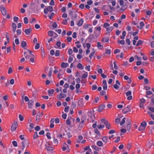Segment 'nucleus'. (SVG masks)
<instances>
[{
  "instance_id": "obj_1",
  "label": "nucleus",
  "mask_w": 154,
  "mask_h": 154,
  "mask_svg": "<svg viewBox=\"0 0 154 154\" xmlns=\"http://www.w3.org/2000/svg\"><path fill=\"white\" fill-rule=\"evenodd\" d=\"M127 128L128 131L129 132L131 130V120L129 119H128L126 120Z\"/></svg>"
},
{
  "instance_id": "obj_2",
  "label": "nucleus",
  "mask_w": 154,
  "mask_h": 154,
  "mask_svg": "<svg viewBox=\"0 0 154 154\" xmlns=\"http://www.w3.org/2000/svg\"><path fill=\"white\" fill-rule=\"evenodd\" d=\"M131 105H128L126 107L123 109L122 111L123 112V113L125 114L128 112L131 111Z\"/></svg>"
},
{
  "instance_id": "obj_3",
  "label": "nucleus",
  "mask_w": 154,
  "mask_h": 154,
  "mask_svg": "<svg viewBox=\"0 0 154 154\" xmlns=\"http://www.w3.org/2000/svg\"><path fill=\"white\" fill-rule=\"evenodd\" d=\"M0 9L3 15L5 16L7 14L6 10L3 5H1L0 7Z\"/></svg>"
},
{
  "instance_id": "obj_4",
  "label": "nucleus",
  "mask_w": 154,
  "mask_h": 154,
  "mask_svg": "<svg viewBox=\"0 0 154 154\" xmlns=\"http://www.w3.org/2000/svg\"><path fill=\"white\" fill-rule=\"evenodd\" d=\"M132 93L131 91H128L126 93V95L127 97V99L128 100H131L132 99V96H131Z\"/></svg>"
},
{
  "instance_id": "obj_5",
  "label": "nucleus",
  "mask_w": 154,
  "mask_h": 154,
  "mask_svg": "<svg viewBox=\"0 0 154 154\" xmlns=\"http://www.w3.org/2000/svg\"><path fill=\"white\" fill-rule=\"evenodd\" d=\"M94 112H92L91 110H89L88 113V116L91 119H92L94 117Z\"/></svg>"
},
{
  "instance_id": "obj_6",
  "label": "nucleus",
  "mask_w": 154,
  "mask_h": 154,
  "mask_svg": "<svg viewBox=\"0 0 154 154\" xmlns=\"http://www.w3.org/2000/svg\"><path fill=\"white\" fill-rule=\"evenodd\" d=\"M17 125L18 124L17 122H14L11 127V129L12 132L16 130Z\"/></svg>"
},
{
  "instance_id": "obj_7",
  "label": "nucleus",
  "mask_w": 154,
  "mask_h": 154,
  "mask_svg": "<svg viewBox=\"0 0 154 154\" xmlns=\"http://www.w3.org/2000/svg\"><path fill=\"white\" fill-rule=\"evenodd\" d=\"M48 34L49 36L51 37L52 36L54 35H55V36H54V38H55L58 36L57 34L56 33L52 31H49L48 32Z\"/></svg>"
},
{
  "instance_id": "obj_8",
  "label": "nucleus",
  "mask_w": 154,
  "mask_h": 154,
  "mask_svg": "<svg viewBox=\"0 0 154 154\" xmlns=\"http://www.w3.org/2000/svg\"><path fill=\"white\" fill-rule=\"evenodd\" d=\"M42 115L43 114L42 113H41L40 112L38 113L36 118V122H38L40 121Z\"/></svg>"
},
{
  "instance_id": "obj_9",
  "label": "nucleus",
  "mask_w": 154,
  "mask_h": 154,
  "mask_svg": "<svg viewBox=\"0 0 154 154\" xmlns=\"http://www.w3.org/2000/svg\"><path fill=\"white\" fill-rule=\"evenodd\" d=\"M121 85L120 83L118 80H116V84L113 85L114 88L116 89H118L119 88V86Z\"/></svg>"
},
{
  "instance_id": "obj_10",
  "label": "nucleus",
  "mask_w": 154,
  "mask_h": 154,
  "mask_svg": "<svg viewBox=\"0 0 154 154\" xmlns=\"http://www.w3.org/2000/svg\"><path fill=\"white\" fill-rule=\"evenodd\" d=\"M34 104V101L33 100H30L28 103V106L29 108H31Z\"/></svg>"
},
{
  "instance_id": "obj_11",
  "label": "nucleus",
  "mask_w": 154,
  "mask_h": 154,
  "mask_svg": "<svg viewBox=\"0 0 154 154\" xmlns=\"http://www.w3.org/2000/svg\"><path fill=\"white\" fill-rule=\"evenodd\" d=\"M66 96V94L61 93L59 95L57 96V97L58 100H60L62 98L65 97Z\"/></svg>"
},
{
  "instance_id": "obj_12",
  "label": "nucleus",
  "mask_w": 154,
  "mask_h": 154,
  "mask_svg": "<svg viewBox=\"0 0 154 154\" xmlns=\"http://www.w3.org/2000/svg\"><path fill=\"white\" fill-rule=\"evenodd\" d=\"M105 106L104 104H102L99 106L98 109H97V111L99 112H101L104 109Z\"/></svg>"
},
{
  "instance_id": "obj_13",
  "label": "nucleus",
  "mask_w": 154,
  "mask_h": 154,
  "mask_svg": "<svg viewBox=\"0 0 154 154\" xmlns=\"http://www.w3.org/2000/svg\"><path fill=\"white\" fill-rule=\"evenodd\" d=\"M54 118H51L50 121V127L51 128H53L54 127Z\"/></svg>"
},
{
  "instance_id": "obj_14",
  "label": "nucleus",
  "mask_w": 154,
  "mask_h": 154,
  "mask_svg": "<svg viewBox=\"0 0 154 154\" xmlns=\"http://www.w3.org/2000/svg\"><path fill=\"white\" fill-rule=\"evenodd\" d=\"M109 38L108 37H105L103 38L101 40V41L103 43L109 42Z\"/></svg>"
},
{
  "instance_id": "obj_15",
  "label": "nucleus",
  "mask_w": 154,
  "mask_h": 154,
  "mask_svg": "<svg viewBox=\"0 0 154 154\" xmlns=\"http://www.w3.org/2000/svg\"><path fill=\"white\" fill-rule=\"evenodd\" d=\"M83 23V20L82 18L80 19L77 23V25L79 26H82Z\"/></svg>"
},
{
  "instance_id": "obj_16",
  "label": "nucleus",
  "mask_w": 154,
  "mask_h": 154,
  "mask_svg": "<svg viewBox=\"0 0 154 154\" xmlns=\"http://www.w3.org/2000/svg\"><path fill=\"white\" fill-rule=\"evenodd\" d=\"M63 74V72L62 71V70L61 69H60L59 70V72H58V75H57V78L58 79H60L62 78L61 77V76Z\"/></svg>"
},
{
  "instance_id": "obj_17",
  "label": "nucleus",
  "mask_w": 154,
  "mask_h": 154,
  "mask_svg": "<svg viewBox=\"0 0 154 154\" xmlns=\"http://www.w3.org/2000/svg\"><path fill=\"white\" fill-rule=\"evenodd\" d=\"M45 149L48 151H51L53 150L54 148L53 147L48 146L45 145Z\"/></svg>"
},
{
  "instance_id": "obj_18",
  "label": "nucleus",
  "mask_w": 154,
  "mask_h": 154,
  "mask_svg": "<svg viewBox=\"0 0 154 154\" xmlns=\"http://www.w3.org/2000/svg\"><path fill=\"white\" fill-rule=\"evenodd\" d=\"M31 31V28H29L26 29L25 30L24 32L26 35H29L30 34Z\"/></svg>"
},
{
  "instance_id": "obj_19",
  "label": "nucleus",
  "mask_w": 154,
  "mask_h": 154,
  "mask_svg": "<svg viewBox=\"0 0 154 154\" xmlns=\"http://www.w3.org/2000/svg\"><path fill=\"white\" fill-rule=\"evenodd\" d=\"M54 90L53 89H50L48 90V92L49 96H51V95L54 93Z\"/></svg>"
},
{
  "instance_id": "obj_20",
  "label": "nucleus",
  "mask_w": 154,
  "mask_h": 154,
  "mask_svg": "<svg viewBox=\"0 0 154 154\" xmlns=\"http://www.w3.org/2000/svg\"><path fill=\"white\" fill-rule=\"evenodd\" d=\"M65 145L63 146L62 147V150L63 151H65L69 148V146L66 143H65Z\"/></svg>"
},
{
  "instance_id": "obj_21",
  "label": "nucleus",
  "mask_w": 154,
  "mask_h": 154,
  "mask_svg": "<svg viewBox=\"0 0 154 154\" xmlns=\"http://www.w3.org/2000/svg\"><path fill=\"white\" fill-rule=\"evenodd\" d=\"M84 125V121L82 120L79 124V127L81 128L83 127Z\"/></svg>"
},
{
  "instance_id": "obj_22",
  "label": "nucleus",
  "mask_w": 154,
  "mask_h": 154,
  "mask_svg": "<svg viewBox=\"0 0 154 154\" xmlns=\"http://www.w3.org/2000/svg\"><path fill=\"white\" fill-rule=\"evenodd\" d=\"M68 66V64L67 63L62 62L61 65V67L64 68H66Z\"/></svg>"
},
{
  "instance_id": "obj_23",
  "label": "nucleus",
  "mask_w": 154,
  "mask_h": 154,
  "mask_svg": "<svg viewBox=\"0 0 154 154\" xmlns=\"http://www.w3.org/2000/svg\"><path fill=\"white\" fill-rule=\"evenodd\" d=\"M97 47L99 49H101L103 48V45L101 44V43L100 42H97Z\"/></svg>"
},
{
  "instance_id": "obj_24",
  "label": "nucleus",
  "mask_w": 154,
  "mask_h": 154,
  "mask_svg": "<svg viewBox=\"0 0 154 154\" xmlns=\"http://www.w3.org/2000/svg\"><path fill=\"white\" fill-rule=\"evenodd\" d=\"M83 99L81 98L78 101V104L79 105L82 106L83 105Z\"/></svg>"
},
{
  "instance_id": "obj_25",
  "label": "nucleus",
  "mask_w": 154,
  "mask_h": 154,
  "mask_svg": "<svg viewBox=\"0 0 154 154\" xmlns=\"http://www.w3.org/2000/svg\"><path fill=\"white\" fill-rule=\"evenodd\" d=\"M126 32L125 31H124L122 32V36H120V37L121 39H124L125 38V37L126 35Z\"/></svg>"
},
{
  "instance_id": "obj_26",
  "label": "nucleus",
  "mask_w": 154,
  "mask_h": 154,
  "mask_svg": "<svg viewBox=\"0 0 154 154\" xmlns=\"http://www.w3.org/2000/svg\"><path fill=\"white\" fill-rule=\"evenodd\" d=\"M77 67L80 69L82 70L84 69V66L81 63H79L77 65Z\"/></svg>"
},
{
  "instance_id": "obj_27",
  "label": "nucleus",
  "mask_w": 154,
  "mask_h": 154,
  "mask_svg": "<svg viewBox=\"0 0 154 154\" xmlns=\"http://www.w3.org/2000/svg\"><path fill=\"white\" fill-rule=\"evenodd\" d=\"M102 140L105 143H107L108 141L107 137H103L102 138Z\"/></svg>"
},
{
  "instance_id": "obj_28",
  "label": "nucleus",
  "mask_w": 154,
  "mask_h": 154,
  "mask_svg": "<svg viewBox=\"0 0 154 154\" xmlns=\"http://www.w3.org/2000/svg\"><path fill=\"white\" fill-rule=\"evenodd\" d=\"M100 32H98L96 30H95L94 31V33L95 34V36L97 38L99 36Z\"/></svg>"
},
{
  "instance_id": "obj_29",
  "label": "nucleus",
  "mask_w": 154,
  "mask_h": 154,
  "mask_svg": "<svg viewBox=\"0 0 154 154\" xmlns=\"http://www.w3.org/2000/svg\"><path fill=\"white\" fill-rule=\"evenodd\" d=\"M24 56L26 59H29L30 57V55H28L26 52H24Z\"/></svg>"
},
{
  "instance_id": "obj_30",
  "label": "nucleus",
  "mask_w": 154,
  "mask_h": 154,
  "mask_svg": "<svg viewBox=\"0 0 154 154\" xmlns=\"http://www.w3.org/2000/svg\"><path fill=\"white\" fill-rule=\"evenodd\" d=\"M21 44L22 47L24 48L26 46V43L25 41H23L21 42Z\"/></svg>"
},
{
  "instance_id": "obj_31",
  "label": "nucleus",
  "mask_w": 154,
  "mask_h": 154,
  "mask_svg": "<svg viewBox=\"0 0 154 154\" xmlns=\"http://www.w3.org/2000/svg\"><path fill=\"white\" fill-rule=\"evenodd\" d=\"M53 143L54 144L57 145L58 143V141L57 139L55 137H53Z\"/></svg>"
},
{
  "instance_id": "obj_32",
  "label": "nucleus",
  "mask_w": 154,
  "mask_h": 154,
  "mask_svg": "<svg viewBox=\"0 0 154 154\" xmlns=\"http://www.w3.org/2000/svg\"><path fill=\"white\" fill-rule=\"evenodd\" d=\"M146 125H147L146 122L144 121L141 123L140 126L145 128L146 127Z\"/></svg>"
},
{
  "instance_id": "obj_33",
  "label": "nucleus",
  "mask_w": 154,
  "mask_h": 154,
  "mask_svg": "<svg viewBox=\"0 0 154 154\" xmlns=\"http://www.w3.org/2000/svg\"><path fill=\"white\" fill-rule=\"evenodd\" d=\"M118 44H120L122 45H124L125 43V41L123 39H122L121 40H118Z\"/></svg>"
},
{
  "instance_id": "obj_34",
  "label": "nucleus",
  "mask_w": 154,
  "mask_h": 154,
  "mask_svg": "<svg viewBox=\"0 0 154 154\" xmlns=\"http://www.w3.org/2000/svg\"><path fill=\"white\" fill-rule=\"evenodd\" d=\"M143 41H142L140 40H139L138 41L137 44H136V45L137 46L143 44Z\"/></svg>"
},
{
  "instance_id": "obj_35",
  "label": "nucleus",
  "mask_w": 154,
  "mask_h": 154,
  "mask_svg": "<svg viewBox=\"0 0 154 154\" xmlns=\"http://www.w3.org/2000/svg\"><path fill=\"white\" fill-rule=\"evenodd\" d=\"M50 70L49 72L48 76L49 77H51L52 75V68H51L50 69Z\"/></svg>"
},
{
  "instance_id": "obj_36",
  "label": "nucleus",
  "mask_w": 154,
  "mask_h": 154,
  "mask_svg": "<svg viewBox=\"0 0 154 154\" xmlns=\"http://www.w3.org/2000/svg\"><path fill=\"white\" fill-rule=\"evenodd\" d=\"M97 145L99 146H103V143L102 141L99 140L97 141Z\"/></svg>"
},
{
  "instance_id": "obj_37",
  "label": "nucleus",
  "mask_w": 154,
  "mask_h": 154,
  "mask_svg": "<svg viewBox=\"0 0 154 154\" xmlns=\"http://www.w3.org/2000/svg\"><path fill=\"white\" fill-rule=\"evenodd\" d=\"M126 119V118H124L122 120V121L120 122V125L121 126L125 122V121Z\"/></svg>"
},
{
  "instance_id": "obj_38",
  "label": "nucleus",
  "mask_w": 154,
  "mask_h": 154,
  "mask_svg": "<svg viewBox=\"0 0 154 154\" xmlns=\"http://www.w3.org/2000/svg\"><path fill=\"white\" fill-rule=\"evenodd\" d=\"M85 72V73L83 74L82 76V78L83 79L87 78L88 76V72Z\"/></svg>"
},
{
  "instance_id": "obj_39",
  "label": "nucleus",
  "mask_w": 154,
  "mask_h": 154,
  "mask_svg": "<svg viewBox=\"0 0 154 154\" xmlns=\"http://www.w3.org/2000/svg\"><path fill=\"white\" fill-rule=\"evenodd\" d=\"M47 9L49 11L51 12L53 11V7L51 6H48L47 7Z\"/></svg>"
},
{
  "instance_id": "obj_40",
  "label": "nucleus",
  "mask_w": 154,
  "mask_h": 154,
  "mask_svg": "<svg viewBox=\"0 0 154 154\" xmlns=\"http://www.w3.org/2000/svg\"><path fill=\"white\" fill-rule=\"evenodd\" d=\"M105 125H106V127L108 129H110L111 128V125L108 122L106 123V124H105Z\"/></svg>"
},
{
  "instance_id": "obj_41",
  "label": "nucleus",
  "mask_w": 154,
  "mask_h": 154,
  "mask_svg": "<svg viewBox=\"0 0 154 154\" xmlns=\"http://www.w3.org/2000/svg\"><path fill=\"white\" fill-rule=\"evenodd\" d=\"M73 57L71 56H69V57L68 62L69 63H71L72 62V61H73Z\"/></svg>"
},
{
  "instance_id": "obj_42",
  "label": "nucleus",
  "mask_w": 154,
  "mask_h": 154,
  "mask_svg": "<svg viewBox=\"0 0 154 154\" xmlns=\"http://www.w3.org/2000/svg\"><path fill=\"white\" fill-rule=\"evenodd\" d=\"M28 141L26 140H24L22 141V146L25 147V144L28 143Z\"/></svg>"
},
{
  "instance_id": "obj_43",
  "label": "nucleus",
  "mask_w": 154,
  "mask_h": 154,
  "mask_svg": "<svg viewBox=\"0 0 154 154\" xmlns=\"http://www.w3.org/2000/svg\"><path fill=\"white\" fill-rule=\"evenodd\" d=\"M120 8V10H122L123 11L127 8V6L125 5H123Z\"/></svg>"
},
{
  "instance_id": "obj_44",
  "label": "nucleus",
  "mask_w": 154,
  "mask_h": 154,
  "mask_svg": "<svg viewBox=\"0 0 154 154\" xmlns=\"http://www.w3.org/2000/svg\"><path fill=\"white\" fill-rule=\"evenodd\" d=\"M60 55V51L59 50H57L56 51L55 53V56L56 57H58Z\"/></svg>"
},
{
  "instance_id": "obj_45",
  "label": "nucleus",
  "mask_w": 154,
  "mask_h": 154,
  "mask_svg": "<svg viewBox=\"0 0 154 154\" xmlns=\"http://www.w3.org/2000/svg\"><path fill=\"white\" fill-rule=\"evenodd\" d=\"M118 2L119 3L120 5H124V2L123 0H118Z\"/></svg>"
},
{
  "instance_id": "obj_46",
  "label": "nucleus",
  "mask_w": 154,
  "mask_h": 154,
  "mask_svg": "<svg viewBox=\"0 0 154 154\" xmlns=\"http://www.w3.org/2000/svg\"><path fill=\"white\" fill-rule=\"evenodd\" d=\"M95 30H96L98 32H100L101 30V27L100 26L96 27H95Z\"/></svg>"
},
{
  "instance_id": "obj_47",
  "label": "nucleus",
  "mask_w": 154,
  "mask_h": 154,
  "mask_svg": "<svg viewBox=\"0 0 154 154\" xmlns=\"http://www.w3.org/2000/svg\"><path fill=\"white\" fill-rule=\"evenodd\" d=\"M145 129V128L140 126L138 128V131H144Z\"/></svg>"
},
{
  "instance_id": "obj_48",
  "label": "nucleus",
  "mask_w": 154,
  "mask_h": 154,
  "mask_svg": "<svg viewBox=\"0 0 154 154\" xmlns=\"http://www.w3.org/2000/svg\"><path fill=\"white\" fill-rule=\"evenodd\" d=\"M24 22L26 24H27L28 23V20L27 17H24Z\"/></svg>"
},
{
  "instance_id": "obj_49",
  "label": "nucleus",
  "mask_w": 154,
  "mask_h": 154,
  "mask_svg": "<svg viewBox=\"0 0 154 154\" xmlns=\"http://www.w3.org/2000/svg\"><path fill=\"white\" fill-rule=\"evenodd\" d=\"M90 149V146H87L84 148V150L86 151L88 149H89L88 151L91 152V150Z\"/></svg>"
},
{
  "instance_id": "obj_50",
  "label": "nucleus",
  "mask_w": 154,
  "mask_h": 154,
  "mask_svg": "<svg viewBox=\"0 0 154 154\" xmlns=\"http://www.w3.org/2000/svg\"><path fill=\"white\" fill-rule=\"evenodd\" d=\"M148 113L151 116L152 119L154 120V115L152 114V113L151 112H148Z\"/></svg>"
},
{
  "instance_id": "obj_51",
  "label": "nucleus",
  "mask_w": 154,
  "mask_h": 154,
  "mask_svg": "<svg viewBox=\"0 0 154 154\" xmlns=\"http://www.w3.org/2000/svg\"><path fill=\"white\" fill-rule=\"evenodd\" d=\"M78 140L77 141L78 143H80V142L81 140H82L83 139V137H82L81 135H79L78 136Z\"/></svg>"
},
{
  "instance_id": "obj_52",
  "label": "nucleus",
  "mask_w": 154,
  "mask_h": 154,
  "mask_svg": "<svg viewBox=\"0 0 154 154\" xmlns=\"http://www.w3.org/2000/svg\"><path fill=\"white\" fill-rule=\"evenodd\" d=\"M16 32H17V35H20L21 34L22 31H21V30L20 29H18L17 30Z\"/></svg>"
},
{
  "instance_id": "obj_53",
  "label": "nucleus",
  "mask_w": 154,
  "mask_h": 154,
  "mask_svg": "<svg viewBox=\"0 0 154 154\" xmlns=\"http://www.w3.org/2000/svg\"><path fill=\"white\" fill-rule=\"evenodd\" d=\"M38 137V134L37 132H35L34 133V134L33 135V138L34 139H35L37 138Z\"/></svg>"
},
{
  "instance_id": "obj_54",
  "label": "nucleus",
  "mask_w": 154,
  "mask_h": 154,
  "mask_svg": "<svg viewBox=\"0 0 154 154\" xmlns=\"http://www.w3.org/2000/svg\"><path fill=\"white\" fill-rule=\"evenodd\" d=\"M95 51H93L89 55V58L90 59H91L92 58V57L95 54Z\"/></svg>"
},
{
  "instance_id": "obj_55",
  "label": "nucleus",
  "mask_w": 154,
  "mask_h": 154,
  "mask_svg": "<svg viewBox=\"0 0 154 154\" xmlns=\"http://www.w3.org/2000/svg\"><path fill=\"white\" fill-rule=\"evenodd\" d=\"M61 44V43L60 41L57 42L56 43V45L60 49H61V48H60Z\"/></svg>"
},
{
  "instance_id": "obj_56",
  "label": "nucleus",
  "mask_w": 154,
  "mask_h": 154,
  "mask_svg": "<svg viewBox=\"0 0 154 154\" xmlns=\"http://www.w3.org/2000/svg\"><path fill=\"white\" fill-rule=\"evenodd\" d=\"M67 19H64L62 22V23L64 25H66L67 22Z\"/></svg>"
},
{
  "instance_id": "obj_57",
  "label": "nucleus",
  "mask_w": 154,
  "mask_h": 154,
  "mask_svg": "<svg viewBox=\"0 0 154 154\" xmlns=\"http://www.w3.org/2000/svg\"><path fill=\"white\" fill-rule=\"evenodd\" d=\"M57 137L61 140V138L62 137V135L60 134H57Z\"/></svg>"
},
{
  "instance_id": "obj_58",
  "label": "nucleus",
  "mask_w": 154,
  "mask_h": 154,
  "mask_svg": "<svg viewBox=\"0 0 154 154\" xmlns=\"http://www.w3.org/2000/svg\"><path fill=\"white\" fill-rule=\"evenodd\" d=\"M104 125H103L100 124L99 125H97V127L99 129L104 128Z\"/></svg>"
},
{
  "instance_id": "obj_59",
  "label": "nucleus",
  "mask_w": 154,
  "mask_h": 154,
  "mask_svg": "<svg viewBox=\"0 0 154 154\" xmlns=\"http://www.w3.org/2000/svg\"><path fill=\"white\" fill-rule=\"evenodd\" d=\"M116 123L117 124H119L120 121V119L119 118H116L115 120Z\"/></svg>"
},
{
  "instance_id": "obj_60",
  "label": "nucleus",
  "mask_w": 154,
  "mask_h": 154,
  "mask_svg": "<svg viewBox=\"0 0 154 154\" xmlns=\"http://www.w3.org/2000/svg\"><path fill=\"white\" fill-rule=\"evenodd\" d=\"M72 53V49L69 48L68 50V54L69 55H70Z\"/></svg>"
},
{
  "instance_id": "obj_61",
  "label": "nucleus",
  "mask_w": 154,
  "mask_h": 154,
  "mask_svg": "<svg viewBox=\"0 0 154 154\" xmlns=\"http://www.w3.org/2000/svg\"><path fill=\"white\" fill-rule=\"evenodd\" d=\"M91 147L96 150H98L99 148L95 145H92L91 146Z\"/></svg>"
},
{
  "instance_id": "obj_62",
  "label": "nucleus",
  "mask_w": 154,
  "mask_h": 154,
  "mask_svg": "<svg viewBox=\"0 0 154 154\" xmlns=\"http://www.w3.org/2000/svg\"><path fill=\"white\" fill-rule=\"evenodd\" d=\"M97 86L96 85H93L92 86V89L93 90H96L97 88Z\"/></svg>"
},
{
  "instance_id": "obj_63",
  "label": "nucleus",
  "mask_w": 154,
  "mask_h": 154,
  "mask_svg": "<svg viewBox=\"0 0 154 154\" xmlns=\"http://www.w3.org/2000/svg\"><path fill=\"white\" fill-rule=\"evenodd\" d=\"M69 106H67L64 109V111L66 112H67L69 111Z\"/></svg>"
},
{
  "instance_id": "obj_64",
  "label": "nucleus",
  "mask_w": 154,
  "mask_h": 154,
  "mask_svg": "<svg viewBox=\"0 0 154 154\" xmlns=\"http://www.w3.org/2000/svg\"><path fill=\"white\" fill-rule=\"evenodd\" d=\"M40 47V45L38 43H37L35 46V48L36 50L38 49Z\"/></svg>"
}]
</instances>
